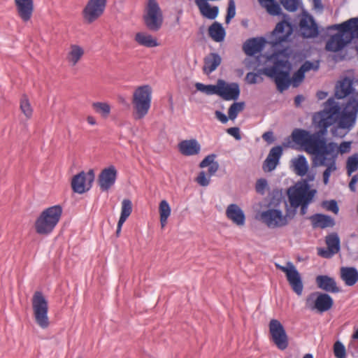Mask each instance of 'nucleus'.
Returning <instances> with one entry per match:
<instances>
[{"mask_svg":"<svg viewBox=\"0 0 358 358\" xmlns=\"http://www.w3.org/2000/svg\"><path fill=\"white\" fill-rule=\"evenodd\" d=\"M222 62L221 57L215 52H211L203 59V71L205 74L209 75L216 70Z\"/></svg>","mask_w":358,"mask_h":358,"instance_id":"29","label":"nucleus"},{"mask_svg":"<svg viewBox=\"0 0 358 358\" xmlns=\"http://www.w3.org/2000/svg\"><path fill=\"white\" fill-rule=\"evenodd\" d=\"M299 29L301 36L305 38H314L319 34L318 27L310 15H304L301 19Z\"/></svg>","mask_w":358,"mask_h":358,"instance_id":"19","label":"nucleus"},{"mask_svg":"<svg viewBox=\"0 0 358 358\" xmlns=\"http://www.w3.org/2000/svg\"><path fill=\"white\" fill-rule=\"evenodd\" d=\"M117 171L113 165L103 169L98 178L99 185L102 191H108L115 182Z\"/></svg>","mask_w":358,"mask_h":358,"instance_id":"18","label":"nucleus"},{"mask_svg":"<svg viewBox=\"0 0 358 358\" xmlns=\"http://www.w3.org/2000/svg\"><path fill=\"white\" fill-rule=\"evenodd\" d=\"M322 206L327 210L331 211L335 214H337L338 212V207L337 203L334 200L324 201Z\"/></svg>","mask_w":358,"mask_h":358,"instance_id":"53","label":"nucleus"},{"mask_svg":"<svg viewBox=\"0 0 358 358\" xmlns=\"http://www.w3.org/2000/svg\"><path fill=\"white\" fill-rule=\"evenodd\" d=\"M340 26L343 27L347 30H350L354 38H358V17L350 18L341 23Z\"/></svg>","mask_w":358,"mask_h":358,"instance_id":"40","label":"nucleus"},{"mask_svg":"<svg viewBox=\"0 0 358 358\" xmlns=\"http://www.w3.org/2000/svg\"><path fill=\"white\" fill-rule=\"evenodd\" d=\"M350 150V142H343L340 144V145H338V153L341 152L346 153L349 152Z\"/></svg>","mask_w":358,"mask_h":358,"instance_id":"57","label":"nucleus"},{"mask_svg":"<svg viewBox=\"0 0 358 358\" xmlns=\"http://www.w3.org/2000/svg\"><path fill=\"white\" fill-rule=\"evenodd\" d=\"M314 227L327 228L334 225V220L329 215L316 214L310 217Z\"/></svg>","mask_w":358,"mask_h":358,"instance_id":"34","label":"nucleus"},{"mask_svg":"<svg viewBox=\"0 0 358 358\" xmlns=\"http://www.w3.org/2000/svg\"><path fill=\"white\" fill-rule=\"evenodd\" d=\"M62 214V208L59 205L49 207L43 210L34 224L36 232L40 235L50 234L59 222Z\"/></svg>","mask_w":358,"mask_h":358,"instance_id":"5","label":"nucleus"},{"mask_svg":"<svg viewBox=\"0 0 358 358\" xmlns=\"http://www.w3.org/2000/svg\"><path fill=\"white\" fill-rule=\"evenodd\" d=\"M327 249L320 248L318 255L322 257L329 258L340 250V239L336 234H331L326 237Z\"/></svg>","mask_w":358,"mask_h":358,"instance_id":"20","label":"nucleus"},{"mask_svg":"<svg viewBox=\"0 0 358 358\" xmlns=\"http://www.w3.org/2000/svg\"><path fill=\"white\" fill-rule=\"evenodd\" d=\"M262 138L268 142L273 143L274 141L273 134L272 131H266L262 135Z\"/></svg>","mask_w":358,"mask_h":358,"instance_id":"60","label":"nucleus"},{"mask_svg":"<svg viewBox=\"0 0 358 358\" xmlns=\"http://www.w3.org/2000/svg\"><path fill=\"white\" fill-rule=\"evenodd\" d=\"M341 110V107L338 103H336L333 99H329L326 102L325 108L322 111H327L328 114L331 116H336Z\"/></svg>","mask_w":358,"mask_h":358,"instance_id":"45","label":"nucleus"},{"mask_svg":"<svg viewBox=\"0 0 358 358\" xmlns=\"http://www.w3.org/2000/svg\"><path fill=\"white\" fill-rule=\"evenodd\" d=\"M295 210H287L284 214L282 210L276 208H269L259 214V220L270 229L281 228L287 226L294 218Z\"/></svg>","mask_w":358,"mask_h":358,"instance_id":"7","label":"nucleus"},{"mask_svg":"<svg viewBox=\"0 0 358 358\" xmlns=\"http://www.w3.org/2000/svg\"><path fill=\"white\" fill-rule=\"evenodd\" d=\"M313 140L312 142H307V148H302L308 154L314 156L313 161L316 165L327 166L323 173V182L324 185H327L331 173L336 170L338 145L330 142L329 145H325L324 142L319 139Z\"/></svg>","mask_w":358,"mask_h":358,"instance_id":"1","label":"nucleus"},{"mask_svg":"<svg viewBox=\"0 0 358 358\" xmlns=\"http://www.w3.org/2000/svg\"><path fill=\"white\" fill-rule=\"evenodd\" d=\"M347 110L355 112L357 114L358 113V92L352 93L350 95L348 101L344 108Z\"/></svg>","mask_w":358,"mask_h":358,"instance_id":"44","label":"nucleus"},{"mask_svg":"<svg viewBox=\"0 0 358 358\" xmlns=\"http://www.w3.org/2000/svg\"><path fill=\"white\" fill-rule=\"evenodd\" d=\"M227 134L234 137L236 140H240L241 136L240 134V129L238 127H230L227 129Z\"/></svg>","mask_w":358,"mask_h":358,"instance_id":"56","label":"nucleus"},{"mask_svg":"<svg viewBox=\"0 0 358 358\" xmlns=\"http://www.w3.org/2000/svg\"><path fill=\"white\" fill-rule=\"evenodd\" d=\"M240 90L236 83L228 84L223 80H217V95L224 100H236L238 98Z\"/></svg>","mask_w":358,"mask_h":358,"instance_id":"17","label":"nucleus"},{"mask_svg":"<svg viewBox=\"0 0 358 358\" xmlns=\"http://www.w3.org/2000/svg\"><path fill=\"white\" fill-rule=\"evenodd\" d=\"M208 34L214 41L219 43L224 40L226 32L220 23L215 22L209 27Z\"/></svg>","mask_w":358,"mask_h":358,"instance_id":"33","label":"nucleus"},{"mask_svg":"<svg viewBox=\"0 0 358 358\" xmlns=\"http://www.w3.org/2000/svg\"><path fill=\"white\" fill-rule=\"evenodd\" d=\"M292 166L296 174L299 176H304L308 173V163L303 155H299L292 159Z\"/></svg>","mask_w":358,"mask_h":358,"instance_id":"31","label":"nucleus"},{"mask_svg":"<svg viewBox=\"0 0 358 358\" xmlns=\"http://www.w3.org/2000/svg\"><path fill=\"white\" fill-rule=\"evenodd\" d=\"M31 305L33 317L36 324L43 329L48 328L50 324L48 315V303L41 292H34Z\"/></svg>","mask_w":358,"mask_h":358,"instance_id":"8","label":"nucleus"},{"mask_svg":"<svg viewBox=\"0 0 358 358\" xmlns=\"http://www.w3.org/2000/svg\"><path fill=\"white\" fill-rule=\"evenodd\" d=\"M244 106L243 102H234L232 103L228 110L229 118L231 120H234L238 114L243 110Z\"/></svg>","mask_w":358,"mask_h":358,"instance_id":"41","label":"nucleus"},{"mask_svg":"<svg viewBox=\"0 0 358 358\" xmlns=\"http://www.w3.org/2000/svg\"><path fill=\"white\" fill-rule=\"evenodd\" d=\"M143 19L150 31H157L161 29L164 21L163 13L156 0H148Z\"/></svg>","mask_w":358,"mask_h":358,"instance_id":"9","label":"nucleus"},{"mask_svg":"<svg viewBox=\"0 0 358 358\" xmlns=\"http://www.w3.org/2000/svg\"><path fill=\"white\" fill-rule=\"evenodd\" d=\"M86 120L90 125H96L97 124L96 118L92 115H88Z\"/></svg>","mask_w":358,"mask_h":358,"instance_id":"63","label":"nucleus"},{"mask_svg":"<svg viewBox=\"0 0 358 358\" xmlns=\"http://www.w3.org/2000/svg\"><path fill=\"white\" fill-rule=\"evenodd\" d=\"M92 107L96 113L103 118H107L110 114L111 106L107 102H94L92 104Z\"/></svg>","mask_w":358,"mask_h":358,"instance_id":"38","label":"nucleus"},{"mask_svg":"<svg viewBox=\"0 0 358 358\" xmlns=\"http://www.w3.org/2000/svg\"><path fill=\"white\" fill-rule=\"evenodd\" d=\"M292 33V24L286 20H282L276 24L275 29L271 33L268 43L272 46H275L283 42H287Z\"/></svg>","mask_w":358,"mask_h":358,"instance_id":"14","label":"nucleus"},{"mask_svg":"<svg viewBox=\"0 0 358 358\" xmlns=\"http://www.w3.org/2000/svg\"><path fill=\"white\" fill-rule=\"evenodd\" d=\"M358 181V176H354L350 183H349V187L350 189L352 191V192H355V185L356 183Z\"/></svg>","mask_w":358,"mask_h":358,"instance_id":"62","label":"nucleus"},{"mask_svg":"<svg viewBox=\"0 0 358 358\" xmlns=\"http://www.w3.org/2000/svg\"><path fill=\"white\" fill-rule=\"evenodd\" d=\"M226 216L238 227L245 224V216L242 209L236 204H230L226 210Z\"/></svg>","mask_w":358,"mask_h":358,"instance_id":"23","label":"nucleus"},{"mask_svg":"<svg viewBox=\"0 0 358 358\" xmlns=\"http://www.w3.org/2000/svg\"><path fill=\"white\" fill-rule=\"evenodd\" d=\"M275 265L277 268L285 273L287 280L292 290L298 296H301L303 289V284L301 276L293 263L288 262L285 266L278 264Z\"/></svg>","mask_w":358,"mask_h":358,"instance_id":"12","label":"nucleus"},{"mask_svg":"<svg viewBox=\"0 0 358 358\" xmlns=\"http://www.w3.org/2000/svg\"><path fill=\"white\" fill-rule=\"evenodd\" d=\"M267 185L268 183L266 179H259L256 183V191L259 193L263 194Z\"/></svg>","mask_w":358,"mask_h":358,"instance_id":"55","label":"nucleus"},{"mask_svg":"<svg viewBox=\"0 0 358 358\" xmlns=\"http://www.w3.org/2000/svg\"><path fill=\"white\" fill-rule=\"evenodd\" d=\"M152 89L149 85L139 86L135 89L132 95L131 103L135 120L143 119L151 106Z\"/></svg>","mask_w":358,"mask_h":358,"instance_id":"6","label":"nucleus"},{"mask_svg":"<svg viewBox=\"0 0 358 358\" xmlns=\"http://www.w3.org/2000/svg\"><path fill=\"white\" fill-rule=\"evenodd\" d=\"M319 66H320V64L317 61L313 62L306 61L302 64V66L300 67V69L302 71H303L304 73H306L310 70L317 71V70H318Z\"/></svg>","mask_w":358,"mask_h":358,"instance_id":"50","label":"nucleus"},{"mask_svg":"<svg viewBox=\"0 0 358 358\" xmlns=\"http://www.w3.org/2000/svg\"><path fill=\"white\" fill-rule=\"evenodd\" d=\"M352 80L350 78H344L339 80L335 89V96L337 99H343L354 93L352 87Z\"/></svg>","mask_w":358,"mask_h":358,"instance_id":"27","label":"nucleus"},{"mask_svg":"<svg viewBox=\"0 0 358 358\" xmlns=\"http://www.w3.org/2000/svg\"><path fill=\"white\" fill-rule=\"evenodd\" d=\"M305 73L300 69L294 73L291 80V83L294 87H297L304 79Z\"/></svg>","mask_w":358,"mask_h":358,"instance_id":"51","label":"nucleus"},{"mask_svg":"<svg viewBox=\"0 0 358 358\" xmlns=\"http://www.w3.org/2000/svg\"><path fill=\"white\" fill-rule=\"evenodd\" d=\"M16 10L23 22L29 21L34 11L33 0H14Z\"/></svg>","mask_w":358,"mask_h":358,"instance_id":"22","label":"nucleus"},{"mask_svg":"<svg viewBox=\"0 0 358 358\" xmlns=\"http://www.w3.org/2000/svg\"><path fill=\"white\" fill-rule=\"evenodd\" d=\"M259 75L255 73H248L246 75V80L250 84H255L258 83Z\"/></svg>","mask_w":358,"mask_h":358,"instance_id":"58","label":"nucleus"},{"mask_svg":"<svg viewBox=\"0 0 358 358\" xmlns=\"http://www.w3.org/2000/svg\"><path fill=\"white\" fill-rule=\"evenodd\" d=\"M215 155H209L206 156L200 163L199 166L201 168H205L209 166L216 162L215 161Z\"/></svg>","mask_w":358,"mask_h":358,"instance_id":"54","label":"nucleus"},{"mask_svg":"<svg viewBox=\"0 0 358 358\" xmlns=\"http://www.w3.org/2000/svg\"><path fill=\"white\" fill-rule=\"evenodd\" d=\"M84 53V49L82 47L78 45H71L67 54V60L72 66H75L83 57Z\"/></svg>","mask_w":358,"mask_h":358,"instance_id":"35","label":"nucleus"},{"mask_svg":"<svg viewBox=\"0 0 358 358\" xmlns=\"http://www.w3.org/2000/svg\"><path fill=\"white\" fill-rule=\"evenodd\" d=\"M196 181L201 186L206 187L208 186L210 183V176L207 177L206 173L204 171H201L197 176Z\"/></svg>","mask_w":358,"mask_h":358,"instance_id":"52","label":"nucleus"},{"mask_svg":"<svg viewBox=\"0 0 358 358\" xmlns=\"http://www.w3.org/2000/svg\"><path fill=\"white\" fill-rule=\"evenodd\" d=\"M94 178V171L92 169L87 173L81 171L72 178L71 187L75 192L83 194L91 188Z\"/></svg>","mask_w":358,"mask_h":358,"instance_id":"15","label":"nucleus"},{"mask_svg":"<svg viewBox=\"0 0 358 358\" xmlns=\"http://www.w3.org/2000/svg\"><path fill=\"white\" fill-rule=\"evenodd\" d=\"M334 354L336 358H345L346 350L341 341L335 342L334 345Z\"/></svg>","mask_w":358,"mask_h":358,"instance_id":"47","label":"nucleus"},{"mask_svg":"<svg viewBox=\"0 0 358 358\" xmlns=\"http://www.w3.org/2000/svg\"><path fill=\"white\" fill-rule=\"evenodd\" d=\"M218 169H219V164L217 162H215L214 164H213L212 165L209 166L208 170L209 176H210L214 175L217 171Z\"/></svg>","mask_w":358,"mask_h":358,"instance_id":"61","label":"nucleus"},{"mask_svg":"<svg viewBox=\"0 0 358 358\" xmlns=\"http://www.w3.org/2000/svg\"><path fill=\"white\" fill-rule=\"evenodd\" d=\"M20 110L29 119L32 116L33 109L27 96L24 95L20 100Z\"/></svg>","mask_w":358,"mask_h":358,"instance_id":"42","label":"nucleus"},{"mask_svg":"<svg viewBox=\"0 0 358 358\" xmlns=\"http://www.w3.org/2000/svg\"><path fill=\"white\" fill-rule=\"evenodd\" d=\"M315 189H310L306 180L296 182L287 189V196L291 207L295 210L301 207L300 213L304 215L307 213L308 205L313 201L316 194Z\"/></svg>","mask_w":358,"mask_h":358,"instance_id":"4","label":"nucleus"},{"mask_svg":"<svg viewBox=\"0 0 358 358\" xmlns=\"http://www.w3.org/2000/svg\"><path fill=\"white\" fill-rule=\"evenodd\" d=\"M341 24H334L329 29L337 30L338 33L332 35L326 43L325 49L327 51L336 52L343 50L354 38L350 30H347Z\"/></svg>","mask_w":358,"mask_h":358,"instance_id":"10","label":"nucleus"},{"mask_svg":"<svg viewBox=\"0 0 358 358\" xmlns=\"http://www.w3.org/2000/svg\"><path fill=\"white\" fill-rule=\"evenodd\" d=\"M317 119H318V127L320 128L318 131L311 134L301 129H295L292 131V138L296 144L301 148H307V142H312L313 139H319L324 142L325 145L329 144L330 142H327L324 136L327 134V129L335 122V117L328 114L327 111H321L315 117V120Z\"/></svg>","mask_w":358,"mask_h":358,"instance_id":"3","label":"nucleus"},{"mask_svg":"<svg viewBox=\"0 0 358 358\" xmlns=\"http://www.w3.org/2000/svg\"><path fill=\"white\" fill-rule=\"evenodd\" d=\"M317 287L327 292L338 293L340 289L337 287L334 278L325 275H317L315 278Z\"/></svg>","mask_w":358,"mask_h":358,"instance_id":"26","label":"nucleus"},{"mask_svg":"<svg viewBox=\"0 0 358 358\" xmlns=\"http://www.w3.org/2000/svg\"><path fill=\"white\" fill-rule=\"evenodd\" d=\"M134 41L139 45L145 48H155L159 45L157 39L146 31L137 32L134 36Z\"/></svg>","mask_w":358,"mask_h":358,"instance_id":"30","label":"nucleus"},{"mask_svg":"<svg viewBox=\"0 0 358 358\" xmlns=\"http://www.w3.org/2000/svg\"><path fill=\"white\" fill-rule=\"evenodd\" d=\"M195 87L198 91L203 92L208 95L217 94V84L213 85H204L200 83L195 84Z\"/></svg>","mask_w":358,"mask_h":358,"instance_id":"43","label":"nucleus"},{"mask_svg":"<svg viewBox=\"0 0 358 358\" xmlns=\"http://www.w3.org/2000/svg\"><path fill=\"white\" fill-rule=\"evenodd\" d=\"M171 212V209L169 203L166 200L161 201L159 205V213L162 228H164L166 225Z\"/></svg>","mask_w":358,"mask_h":358,"instance_id":"36","label":"nucleus"},{"mask_svg":"<svg viewBox=\"0 0 358 358\" xmlns=\"http://www.w3.org/2000/svg\"><path fill=\"white\" fill-rule=\"evenodd\" d=\"M282 155V149L280 146L272 148L263 163V170L266 172H271L273 171L279 164Z\"/></svg>","mask_w":358,"mask_h":358,"instance_id":"21","label":"nucleus"},{"mask_svg":"<svg viewBox=\"0 0 358 358\" xmlns=\"http://www.w3.org/2000/svg\"><path fill=\"white\" fill-rule=\"evenodd\" d=\"M283 7L290 12L297 10L299 6V0H280Z\"/></svg>","mask_w":358,"mask_h":358,"instance_id":"48","label":"nucleus"},{"mask_svg":"<svg viewBox=\"0 0 358 358\" xmlns=\"http://www.w3.org/2000/svg\"><path fill=\"white\" fill-rule=\"evenodd\" d=\"M267 61L273 62L271 67L264 68L262 73L274 79L277 89L280 92L287 90L291 84L289 73L291 64L282 52L274 53L266 57Z\"/></svg>","mask_w":358,"mask_h":358,"instance_id":"2","label":"nucleus"},{"mask_svg":"<svg viewBox=\"0 0 358 358\" xmlns=\"http://www.w3.org/2000/svg\"><path fill=\"white\" fill-rule=\"evenodd\" d=\"M132 212V203L128 199H124L122 201L121 213L119 221L125 222Z\"/></svg>","mask_w":358,"mask_h":358,"instance_id":"39","label":"nucleus"},{"mask_svg":"<svg viewBox=\"0 0 358 358\" xmlns=\"http://www.w3.org/2000/svg\"><path fill=\"white\" fill-rule=\"evenodd\" d=\"M327 92L323 91H319L317 93V97L319 100L324 99L327 96Z\"/></svg>","mask_w":358,"mask_h":358,"instance_id":"64","label":"nucleus"},{"mask_svg":"<svg viewBox=\"0 0 358 358\" xmlns=\"http://www.w3.org/2000/svg\"><path fill=\"white\" fill-rule=\"evenodd\" d=\"M269 331L273 343L280 350L288 346V339L282 324L277 320H271L269 323Z\"/></svg>","mask_w":358,"mask_h":358,"instance_id":"16","label":"nucleus"},{"mask_svg":"<svg viewBox=\"0 0 358 358\" xmlns=\"http://www.w3.org/2000/svg\"><path fill=\"white\" fill-rule=\"evenodd\" d=\"M333 304V299L329 294L319 292L310 294L306 299V308L320 313L328 311Z\"/></svg>","mask_w":358,"mask_h":358,"instance_id":"11","label":"nucleus"},{"mask_svg":"<svg viewBox=\"0 0 358 358\" xmlns=\"http://www.w3.org/2000/svg\"><path fill=\"white\" fill-rule=\"evenodd\" d=\"M236 15V5L234 0H229L227 14L225 18V22L229 24Z\"/></svg>","mask_w":358,"mask_h":358,"instance_id":"49","label":"nucleus"},{"mask_svg":"<svg viewBox=\"0 0 358 358\" xmlns=\"http://www.w3.org/2000/svg\"><path fill=\"white\" fill-rule=\"evenodd\" d=\"M266 41L264 38H253L248 40L243 46L247 55L252 56L260 52L264 48Z\"/></svg>","mask_w":358,"mask_h":358,"instance_id":"24","label":"nucleus"},{"mask_svg":"<svg viewBox=\"0 0 358 358\" xmlns=\"http://www.w3.org/2000/svg\"><path fill=\"white\" fill-rule=\"evenodd\" d=\"M215 115L216 118L223 124L227 123L228 120L229 119V116L227 117L225 114H224L223 113H222L219 110H216L215 112Z\"/></svg>","mask_w":358,"mask_h":358,"instance_id":"59","label":"nucleus"},{"mask_svg":"<svg viewBox=\"0 0 358 358\" xmlns=\"http://www.w3.org/2000/svg\"><path fill=\"white\" fill-rule=\"evenodd\" d=\"M178 150L185 156H192L200 152L201 145L196 139L184 140L179 143Z\"/></svg>","mask_w":358,"mask_h":358,"instance_id":"25","label":"nucleus"},{"mask_svg":"<svg viewBox=\"0 0 358 358\" xmlns=\"http://www.w3.org/2000/svg\"><path fill=\"white\" fill-rule=\"evenodd\" d=\"M258 1L270 15H278L280 14L281 8L278 3L275 2V0H258Z\"/></svg>","mask_w":358,"mask_h":358,"instance_id":"37","label":"nucleus"},{"mask_svg":"<svg viewBox=\"0 0 358 358\" xmlns=\"http://www.w3.org/2000/svg\"><path fill=\"white\" fill-rule=\"evenodd\" d=\"M341 279L348 286H352L358 281V271L353 267H343L341 269Z\"/></svg>","mask_w":358,"mask_h":358,"instance_id":"32","label":"nucleus"},{"mask_svg":"<svg viewBox=\"0 0 358 358\" xmlns=\"http://www.w3.org/2000/svg\"><path fill=\"white\" fill-rule=\"evenodd\" d=\"M107 0H89L84 7L82 15L85 22L91 24L104 13Z\"/></svg>","mask_w":358,"mask_h":358,"instance_id":"13","label":"nucleus"},{"mask_svg":"<svg viewBox=\"0 0 358 358\" xmlns=\"http://www.w3.org/2000/svg\"><path fill=\"white\" fill-rule=\"evenodd\" d=\"M347 171L348 176H350L353 172L358 169V154H355L348 157L347 160Z\"/></svg>","mask_w":358,"mask_h":358,"instance_id":"46","label":"nucleus"},{"mask_svg":"<svg viewBox=\"0 0 358 358\" xmlns=\"http://www.w3.org/2000/svg\"><path fill=\"white\" fill-rule=\"evenodd\" d=\"M356 113L355 112L349 111L345 109L342 112L339 122H338V127L332 129L331 131L333 135L336 136V131L338 129H350L355 123Z\"/></svg>","mask_w":358,"mask_h":358,"instance_id":"28","label":"nucleus"}]
</instances>
